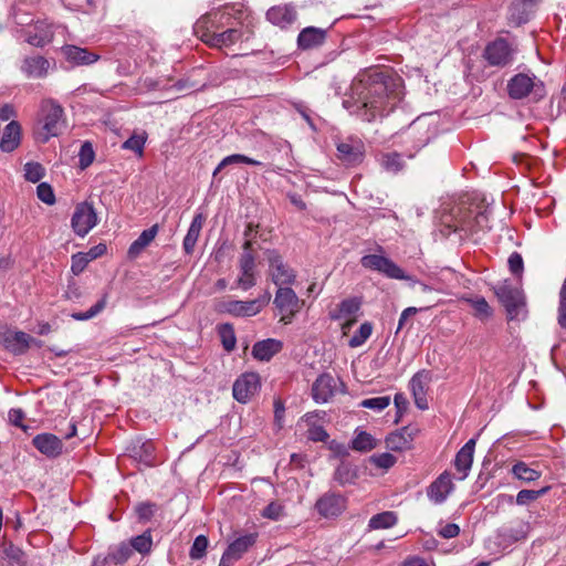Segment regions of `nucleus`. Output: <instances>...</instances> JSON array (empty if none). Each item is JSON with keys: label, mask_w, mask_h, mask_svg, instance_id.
Here are the masks:
<instances>
[{"label": "nucleus", "mask_w": 566, "mask_h": 566, "mask_svg": "<svg viewBox=\"0 0 566 566\" xmlns=\"http://www.w3.org/2000/svg\"><path fill=\"white\" fill-rule=\"evenodd\" d=\"M402 98L401 80L376 69L359 73L352 82L343 106L365 122L391 112Z\"/></svg>", "instance_id": "f257e3e1"}, {"label": "nucleus", "mask_w": 566, "mask_h": 566, "mask_svg": "<svg viewBox=\"0 0 566 566\" xmlns=\"http://www.w3.org/2000/svg\"><path fill=\"white\" fill-rule=\"evenodd\" d=\"M490 213L488 207L455 206L441 217V232L446 235L458 233L460 239H472L478 242L491 229Z\"/></svg>", "instance_id": "f03ea898"}, {"label": "nucleus", "mask_w": 566, "mask_h": 566, "mask_svg": "<svg viewBox=\"0 0 566 566\" xmlns=\"http://www.w3.org/2000/svg\"><path fill=\"white\" fill-rule=\"evenodd\" d=\"M64 112L60 104L52 99L41 103L40 107V128L38 137L41 142L46 143L50 138L59 136L65 125Z\"/></svg>", "instance_id": "7ed1b4c3"}, {"label": "nucleus", "mask_w": 566, "mask_h": 566, "mask_svg": "<svg viewBox=\"0 0 566 566\" xmlns=\"http://www.w3.org/2000/svg\"><path fill=\"white\" fill-rule=\"evenodd\" d=\"M271 294L265 291L254 300H219L214 303V311L219 314H228L233 317H253L270 303Z\"/></svg>", "instance_id": "20e7f679"}, {"label": "nucleus", "mask_w": 566, "mask_h": 566, "mask_svg": "<svg viewBox=\"0 0 566 566\" xmlns=\"http://www.w3.org/2000/svg\"><path fill=\"white\" fill-rule=\"evenodd\" d=\"M494 293L505 307L510 319H524L526 317V302L523 290L505 280L494 287Z\"/></svg>", "instance_id": "39448f33"}, {"label": "nucleus", "mask_w": 566, "mask_h": 566, "mask_svg": "<svg viewBox=\"0 0 566 566\" xmlns=\"http://www.w3.org/2000/svg\"><path fill=\"white\" fill-rule=\"evenodd\" d=\"M233 11V8L226 7L222 10L212 11L202 15L193 25L195 33L208 44L210 33H218L227 25H230Z\"/></svg>", "instance_id": "423d86ee"}, {"label": "nucleus", "mask_w": 566, "mask_h": 566, "mask_svg": "<svg viewBox=\"0 0 566 566\" xmlns=\"http://www.w3.org/2000/svg\"><path fill=\"white\" fill-rule=\"evenodd\" d=\"M273 304L284 325L291 324L295 316L302 311L304 301L301 300L292 287H280L276 290Z\"/></svg>", "instance_id": "0eeeda50"}, {"label": "nucleus", "mask_w": 566, "mask_h": 566, "mask_svg": "<svg viewBox=\"0 0 566 566\" xmlns=\"http://www.w3.org/2000/svg\"><path fill=\"white\" fill-rule=\"evenodd\" d=\"M507 92L513 99H522L531 93L543 96L544 85L543 82L533 74L518 73L509 81Z\"/></svg>", "instance_id": "6e6552de"}, {"label": "nucleus", "mask_w": 566, "mask_h": 566, "mask_svg": "<svg viewBox=\"0 0 566 566\" xmlns=\"http://www.w3.org/2000/svg\"><path fill=\"white\" fill-rule=\"evenodd\" d=\"M266 259L269 262V274L277 289L291 287L296 281L295 271L284 262L283 258L275 250H269Z\"/></svg>", "instance_id": "1a4fd4ad"}, {"label": "nucleus", "mask_w": 566, "mask_h": 566, "mask_svg": "<svg viewBox=\"0 0 566 566\" xmlns=\"http://www.w3.org/2000/svg\"><path fill=\"white\" fill-rule=\"evenodd\" d=\"M240 275L237 279V286L243 291L252 289L256 284V262L252 252V242L247 240L243 251L239 258Z\"/></svg>", "instance_id": "9d476101"}, {"label": "nucleus", "mask_w": 566, "mask_h": 566, "mask_svg": "<svg viewBox=\"0 0 566 566\" xmlns=\"http://www.w3.org/2000/svg\"><path fill=\"white\" fill-rule=\"evenodd\" d=\"M97 222V213L92 203L83 201L76 205L71 218V227L77 237L84 238Z\"/></svg>", "instance_id": "9b49d317"}, {"label": "nucleus", "mask_w": 566, "mask_h": 566, "mask_svg": "<svg viewBox=\"0 0 566 566\" xmlns=\"http://www.w3.org/2000/svg\"><path fill=\"white\" fill-rule=\"evenodd\" d=\"M515 50L502 38L490 42L483 52V57L491 66L505 67L514 60Z\"/></svg>", "instance_id": "f8f14e48"}, {"label": "nucleus", "mask_w": 566, "mask_h": 566, "mask_svg": "<svg viewBox=\"0 0 566 566\" xmlns=\"http://www.w3.org/2000/svg\"><path fill=\"white\" fill-rule=\"evenodd\" d=\"M360 263L365 269L377 271L389 279L410 280L399 265L384 255L367 254L361 258Z\"/></svg>", "instance_id": "ddd939ff"}, {"label": "nucleus", "mask_w": 566, "mask_h": 566, "mask_svg": "<svg viewBox=\"0 0 566 566\" xmlns=\"http://www.w3.org/2000/svg\"><path fill=\"white\" fill-rule=\"evenodd\" d=\"M258 533H248L232 541L223 552L219 566H232L239 560L255 543Z\"/></svg>", "instance_id": "4468645a"}, {"label": "nucleus", "mask_w": 566, "mask_h": 566, "mask_svg": "<svg viewBox=\"0 0 566 566\" xmlns=\"http://www.w3.org/2000/svg\"><path fill=\"white\" fill-rule=\"evenodd\" d=\"M261 388L256 373H244L233 384L232 392L237 401L247 403Z\"/></svg>", "instance_id": "2eb2a0df"}, {"label": "nucleus", "mask_w": 566, "mask_h": 566, "mask_svg": "<svg viewBox=\"0 0 566 566\" xmlns=\"http://www.w3.org/2000/svg\"><path fill=\"white\" fill-rule=\"evenodd\" d=\"M315 509L325 518L336 517L345 511L346 500L340 494L328 492L316 501Z\"/></svg>", "instance_id": "dca6fc26"}, {"label": "nucleus", "mask_w": 566, "mask_h": 566, "mask_svg": "<svg viewBox=\"0 0 566 566\" xmlns=\"http://www.w3.org/2000/svg\"><path fill=\"white\" fill-rule=\"evenodd\" d=\"M454 484L448 471L442 472L427 489L428 499L434 504H442L453 492Z\"/></svg>", "instance_id": "f3484780"}, {"label": "nucleus", "mask_w": 566, "mask_h": 566, "mask_svg": "<svg viewBox=\"0 0 566 566\" xmlns=\"http://www.w3.org/2000/svg\"><path fill=\"white\" fill-rule=\"evenodd\" d=\"M20 69L29 78H43L49 74L51 63L42 55H31L22 60Z\"/></svg>", "instance_id": "a211bd4d"}, {"label": "nucleus", "mask_w": 566, "mask_h": 566, "mask_svg": "<svg viewBox=\"0 0 566 566\" xmlns=\"http://www.w3.org/2000/svg\"><path fill=\"white\" fill-rule=\"evenodd\" d=\"M32 443L39 452L48 458H56L63 450L62 440L52 433L36 434Z\"/></svg>", "instance_id": "6ab92c4d"}, {"label": "nucleus", "mask_w": 566, "mask_h": 566, "mask_svg": "<svg viewBox=\"0 0 566 566\" xmlns=\"http://www.w3.org/2000/svg\"><path fill=\"white\" fill-rule=\"evenodd\" d=\"M475 438L470 439L455 454L454 467L458 471L459 480H464L471 470L475 449Z\"/></svg>", "instance_id": "aec40b11"}, {"label": "nucleus", "mask_w": 566, "mask_h": 566, "mask_svg": "<svg viewBox=\"0 0 566 566\" xmlns=\"http://www.w3.org/2000/svg\"><path fill=\"white\" fill-rule=\"evenodd\" d=\"M336 381L328 374L321 375L312 386V397L317 403L327 402L335 392Z\"/></svg>", "instance_id": "412c9836"}, {"label": "nucleus", "mask_w": 566, "mask_h": 566, "mask_svg": "<svg viewBox=\"0 0 566 566\" xmlns=\"http://www.w3.org/2000/svg\"><path fill=\"white\" fill-rule=\"evenodd\" d=\"M360 308V302L357 298H347L342 301L337 308L331 314L332 319H345L346 323L343 324V333L346 334V331L354 323V316Z\"/></svg>", "instance_id": "4be33fe9"}, {"label": "nucleus", "mask_w": 566, "mask_h": 566, "mask_svg": "<svg viewBox=\"0 0 566 566\" xmlns=\"http://www.w3.org/2000/svg\"><path fill=\"white\" fill-rule=\"evenodd\" d=\"M54 38V31L50 23L39 21L34 24L33 31H28L25 41L35 48H43L51 43Z\"/></svg>", "instance_id": "5701e85b"}, {"label": "nucleus", "mask_w": 566, "mask_h": 566, "mask_svg": "<svg viewBox=\"0 0 566 566\" xmlns=\"http://www.w3.org/2000/svg\"><path fill=\"white\" fill-rule=\"evenodd\" d=\"M61 50L66 61L73 65H90L99 59L98 54L76 45H64Z\"/></svg>", "instance_id": "b1692460"}, {"label": "nucleus", "mask_w": 566, "mask_h": 566, "mask_svg": "<svg viewBox=\"0 0 566 566\" xmlns=\"http://www.w3.org/2000/svg\"><path fill=\"white\" fill-rule=\"evenodd\" d=\"M338 158L346 165H356L363 159L364 145L359 140H346L337 145Z\"/></svg>", "instance_id": "393cba45"}, {"label": "nucleus", "mask_w": 566, "mask_h": 566, "mask_svg": "<svg viewBox=\"0 0 566 566\" xmlns=\"http://www.w3.org/2000/svg\"><path fill=\"white\" fill-rule=\"evenodd\" d=\"M34 342L29 334L24 332H8L3 336V345L4 347L13 353L14 355L24 354Z\"/></svg>", "instance_id": "a878e982"}, {"label": "nucleus", "mask_w": 566, "mask_h": 566, "mask_svg": "<svg viewBox=\"0 0 566 566\" xmlns=\"http://www.w3.org/2000/svg\"><path fill=\"white\" fill-rule=\"evenodd\" d=\"M242 33L235 27V23L230 20V25H227L224 29L219 31L218 33H210L208 38V44L214 48H223L229 46L235 43Z\"/></svg>", "instance_id": "bb28decb"}, {"label": "nucleus", "mask_w": 566, "mask_h": 566, "mask_svg": "<svg viewBox=\"0 0 566 566\" xmlns=\"http://www.w3.org/2000/svg\"><path fill=\"white\" fill-rule=\"evenodd\" d=\"M266 18L272 24L285 28L295 21L296 11L290 4L275 6L268 10Z\"/></svg>", "instance_id": "cd10ccee"}, {"label": "nucleus", "mask_w": 566, "mask_h": 566, "mask_svg": "<svg viewBox=\"0 0 566 566\" xmlns=\"http://www.w3.org/2000/svg\"><path fill=\"white\" fill-rule=\"evenodd\" d=\"M21 142V127L18 122H10L3 129L0 138V149L4 153L13 151Z\"/></svg>", "instance_id": "c85d7f7f"}, {"label": "nucleus", "mask_w": 566, "mask_h": 566, "mask_svg": "<svg viewBox=\"0 0 566 566\" xmlns=\"http://www.w3.org/2000/svg\"><path fill=\"white\" fill-rule=\"evenodd\" d=\"M282 349V343L274 338L256 342L252 347V355L255 359L269 361Z\"/></svg>", "instance_id": "c756f323"}, {"label": "nucleus", "mask_w": 566, "mask_h": 566, "mask_svg": "<svg viewBox=\"0 0 566 566\" xmlns=\"http://www.w3.org/2000/svg\"><path fill=\"white\" fill-rule=\"evenodd\" d=\"M528 524L517 522L515 525L504 526L497 531V537L501 543L512 544L524 539L527 536Z\"/></svg>", "instance_id": "7c9ffc66"}, {"label": "nucleus", "mask_w": 566, "mask_h": 566, "mask_svg": "<svg viewBox=\"0 0 566 566\" xmlns=\"http://www.w3.org/2000/svg\"><path fill=\"white\" fill-rule=\"evenodd\" d=\"M410 390L412 392L415 403L420 410L428 409L426 376L422 373H417L410 380Z\"/></svg>", "instance_id": "2f4dec72"}, {"label": "nucleus", "mask_w": 566, "mask_h": 566, "mask_svg": "<svg viewBox=\"0 0 566 566\" xmlns=\"http://www.w3.org/2000/svg\"><path fill=\"white\" fill-rule=\"evenodd\" d=\"M205 222V217L202 213H197L187 231V234L184 238L182 248L186 254H191L195 250L196 243L200 235L202 226Z\"/></svg>", "instance_id": "473e14b6"}, {"label": "nucleus", "mask_w": 566, "mask_h": 566, "mask_svg": "<svg viewBox=\"0 0 566 566\" xmlns=\"http://www.w3.org/2000/svg\"><path fill=\"white\" fill-rule=\"evenodd\" d=\"M325 40V31L318 28L308 27L301 31L297 36V44L301 49H312L321 45Z\"/></svg>", "instance_id": "72a5a7b5"}, {"label": "nucleus", "mask_w": 566, "mask_h": 566, "mask_svg": "<svg viewBox=\"0 0 566 566\" xmlns=\"http://www.w3.org/2000/svg\"><path fill=\"white\" fill-rule=\"evenodd\" d=\"M158 230V224H154L149 229L144 230L139 237L130 244L128 249V255L130 258L137 256L156 238Z\"/></svg>", "instance_id": "f704fd0d"}, {"label": "nucleus", "mask_w": 566, "mask_h": 566, "mask_svg": "<svg viewBox=\"0 0 566 566\" xmlns=\"http://www.w3.org/2000/svg\"><path fill=\"white\" fill-rule=\"evenodd\" d=\"M398 522L397 514L392 511H385L375 514L368 522L369 530H386L395 526Z\"/></svg>", "instance_id": "c9c22d12"}, {"label": "nucleus", "mask_w": 566, "mask_h": 566, "mask_svg": "<svg viewBox=\"0 0 566 566\" xmlns=\"http://www.w3.org/2000/svg\"><path fill=\"white\" fill-rule=\"evenodd\" d=\"M465 302H468L471 305V307L474 311V316L478 317L480 321H486L493 314L491 306L489 305L484 297H470L465 298Z\"/></svg>", "instance_id": "e433bc0d"}, {"label": "nucleus", "mask_w": 566, "mask_h": 566, "mask_svg": "<svg viewBox=\"0 0 566 566\" xmlns=\"http://www.w3.org/2000/svg\"><path fill=\"white\" fill-rule=\"evenodd\" d=\"M513 475L524 482H533L541 478V472L524 462H517L512 468Z\"/></svg>", "instance_id": "4c0bfd02"}, {"label": "nucleus", "mask_w": 566, "mask_h": 566, "mask_svg": "<svg viewBox=\"0 0 566 566\" xmlns=\"http://www.w3.org/2000/svg\"><path fill=\"white\" fill-rule=\"evenodd\" d=\"M235 164H247V165H252V166H261L262 165L261 161L250 158L245 155L233 154V155H229V156L224 157L220 161V164L214 169L213 175L216 176L224 167L230 166V165H235Z\"/></svg>", "instance_id": "58836bf2"}, {"label": "nucleus", "mask_w": 566, "mask_h": 566, "mask_svg": "<svg viewBox=\"0 0 566 566\" xmlns=\"http://www.w3.org/2000/svg\"><path fill=\"white\" fill-rule=\"evenodd\" d=\"M218 334L220 336L223 348L227 352L233 350L237 343L233 326L229 323L221 324L218 327Z\"/></svg>", "instance_id": "ea45409f"}, {"label": "nucleus", "mask_w": 566, "mask_h": 566, "mask_svg": "<svg viewBox=\"0 0 566 566\" xmlns=\"http://www.w3.org/2000/svg\"><path fill=\"white\" fill-rule=\"evenodd\" d=\"M375 446L374 437L366 431H357L352 441V449L361 452L370 451Z\"/></svg>", "instance_id": "a19ab883"}, {"label": "nucleus", "mask_w": 566, "mask_h": 566, "mask_svg": "<svg viewBox=\"0 0 566 566\" xmlns=\"http://www.w3.org/2000/svg\"><path fill=\"white\" fill-rule=\"evenodd\" d=\"M373 328L374 327L370 322L363 323L358 331L348 340L349 347L356 348L361 346L371 336Z\"/></svg>", "instance_id": "79ce46f5"}, {"label": "nucleus", "mask_w": 566, "mask_h": 566, "mask_svg": "<svg viewBox=\"0 0 566 566\" xmlns=\"http://www.w3.org/2000/svg\"><path fill=\"white\" fill-rule=\"evenodd\" d=\"M526 2L524 0H515L510 8V20L515 24H522L527 21V12L525 10Z\"/></svg>", "instance_id": "37998d69"}, {"label": "nucleus", "mask_w": 566, "mask_h": 566, "mask_svg": "<svg viewBox=\"0 0 566 566\" xmlns=\"http://www.w3.org/2000/svg\"><path fill=\"white\" fill-rule=\"evenodd\" d=\"M45 174L44 167L34 161H29L24 165V178L30 182H38L40 181Z\"/></svg>", "instance_id": "c03bdc74"}, {"label": "nucleus", "mask_w": 566, "mask_h": 566, "mask_svg": "<svg viewBox=\"0 0 566 566\" xmlns=\"http://www.w3.org/2000/svg\"><path fill=\"white\" fill-rule=\"evenodd\" d=\"M153 545L151 535L149 532H145L142 535L135 536L130 541V548L133 547L140 554H147L150 552Z\"/></svg>", "instance_id": "a18cd8bd"}, {"label": "nucleus", "mask_w": 566, "mask_h": 566, "mask_svg": "<svg viewBox=\"0 0 566 566\" xmlns=\"http://www.w3.org/2000/svg\"><path fill=\"white\" fill-rule=\"evenodd\" d=\"M390 397L389 396H380L375 398H368L361 400L358 406L360 408L371 409L374 411H382L390 405Z\"/></svg>", "instance_id": "49530a36"}, {"label": "nucleus", "mask_w": 566, "mask_h": 566, "mask_svg": "<svg viewBox=\"0 0 566 566\" xmlns=\"http://www.w3.org/2000/svg\"><path fill=\"white\" fill-rule=\"evenodd\" d=\"M132 555V548L129 545L122 543L108 553V558L115 565L124 564Z\"/></svg>", "instance_id": "de8ad7c7"}, {"label": "nucleus", "mask_w": 566, "mask_h": 566, "mask_svg": "<svg viewBox=\"0 0 566 566\" xmlns=\"http://www.w3.org/2000/svg\"><path fill=\"white\" fill-rule=\"evenodd\" d=\"M95 158V153L93 146L90 142H85L82 144L78 151V165L82 169L87 168Z\"/></svg>", "instance_id": "09e8293b"}, {"label": "nucleus", "mask_w": 566, "mask_h": 566, "mask_svg": "<svg viewBox=\"0 0 566 566\" xmlns=\"http://www.w3.org/2000/svg\"><path fill=\"white\" fill-rule=\"evenodd\" d=\"M548 486L543 488L538 491L535 490H521L516 495V504L526 505L530 502L537 500L548 491Z\"/></svg>", "instance_id": "8fccbe9b"}, {"label": "nucleus", "mask_w": 566, "mask_h": 566, "mask_svg": "<svg viewBox=\"0 0 566 566\" xmlns=\"http://www.w3.org/2000/svg\"><path fill=\"white\" fill-rule=\"evenodd\" d=\"M208 547V538L205 535H199L195 538L189 552L191 559H200L206 555Z\"/></svg>", "instance_id": "3c124183"}, {"label": "nucleus", "mask_w": 566, "mask_h": 566, "mask_svg": "<svg viewBox=\"0 0 566 566\" xmlns=\"http://www.w3.org/2000/svg\"><path fill=\"white\" fill-rule=\"evenodd\" d=\"M106 306V297L104 296L99 300L95 305H93L86 312L73 313L71 316L76 321H87L95 317L98 313H101Z\"/></svg>", "instance_id": "603ef678"}, {"label": "nucleus", "mask_w": 566, "mask_h": 566, "mask_svg": "<svg viewBox=\"0 0 566 566\" xmlns=\"http://www.w3.org/2000/svg\"><path fill=\"white\" fill-rule=\"evenodd\" d=\"M284 514V507L282 504L277 503V502H271L270 504H268L261 515L262 517L264 518H269V520H272V521H279Z\"/></svg>", "instance_id": "864d4df0"}, {"label": "nucleus", "mask_w": 566, "mask_h": 566, "mask_svg": "<svg viewBox=\"0 0 566 566\" xmlns=\"http://www.w3.org/2000/svg\"><path fill=\"white\" fill-rule=\"evenodd\" d=\"M90 262L91 260L88 259L85 252H78L76 254H73L71 264L72 273L75 275L81 274Z\"/></svg>", "instance_id": "5fc2aeb1"}, {"label": "nucleus", "mask_w": 566, "mask_h": 566, "mask_svg": "<svg viewBox=\"0 0 566 566\" xmlns=\"http://www.w3.org/2000/svg\"><path fill=\"white\" fill-rule=\"evenodd\" d=\"M146 138L143 135H132L126 142L123 144L124 149L132 150L138 155L143 154Z\"/></svg>", "instance_id": "6e6d98bb"}, {"label": "nucleus", "mask_w": 566, "mask_h": 566, "mask_svg": "<svg viewBox=\"0 0 566 566\" xmlns=\"http://www.w3.org/2000/svg\"><path fill=\"white\" fill-rule=\"evenodd\" d=\"M36 195L38 198L46 205H53L55 202L54 191L52 187L46 182H41L36 187Z\"/></svg>", "instance_id": "4d7b16f0"}, {"label": "nucleus", "mask_w": 566, "mask_h": 566, "mask_svg": "<svg viewBox=\"0 0 566 566\" xmlns=\"http://www.w3.org/2000/svg\"><path fill=\"white\" fill-rule=\"evenodd\" d=\"M558 324L560 327L566 328V280L559 291V304H558Z\"/></svg>", "instance_id": "13d9d810"}, {"label": "nucleus", "mask_w": 566, "mask_h": 566, "mask_svg": "<svg viewBox=\"0 0 566 566\" xmlns=\"http://www.w3.org/2000/svg\"><path fill=\"white\" fill-rule=\"evenodd\" d=\"M382 166L386 170L397 172L402 167V159L399 154H389L382 158Z\"/></svg>", "instance_id": "bf43d9fd"}, {"label": "nucleus", "mask_w": 566, "mask_h": 566, "mask_svg": "<svg viewBox=\"0 0 566 566\" xmlns=\"http://www.w3.org/2000/svg\"><path fill=\"white\" fill-rule=\"evenodd\" d=\"M459 534H460V527L458 524H454V523H448L446 525H441L438 530V535L446 539L454 538Z\"/></svg>", "instance_id": "052dcab7"}, {"label": "nucleus", "mask_w": 566, "mask_h": 566, "mask_svg": "<svg viewBox=\"0 0 566 566\" xmlns=\"http://www.w3.org/2000/svg\"><path fill=\"white\" fill-rule=\"evenodd\" d=\"M507 262H509L510 271L513 274L521 276L522 272H523V259H522L521 254L517 252H513L509 256Z\"/></svg>", "instance_id": "680f3d73"}, {"label": "nucleus", "mask_w": 566, "mask_h": 566, "mask_svg": "<svg viewBox=\"0 0 566 566\" xmlns=\"http://www.w3.org/2000/svg\"><path fill=\"white\" fill-rule=\"evenodd\" d=\"M4 555L12 563H15V564L20 565V564H22L24 562L23 560V558H24L23 552L19 547H17V546H14L12 544L8 545L4 548Z\"/></svg>", "instance_id": "e2e57ef3"}, {"label": "nucleus", "mask_w": 566, "mask_h": 566, "mask_svg": "<svg viewBox=\"0 0 566 566\" xmlns=\"http://www.w3.org/2000/svg\"><path fill=\"white\" fill-rule=\"evenodd\" d=\"M9 421L11 424L21 428L27 431L28 427L23 424V419L25 418V413L20 408H14L9 411Z\"/></svg>", "instance_id": "0e129e2a"}, {"label": "nucleus", "mask_w": 566, "mask_h": 566, "mask_svg": "<svg viewBox=\"0 0 566 566\" xmlns=\"http://www.w3.org/2000/svg\"><path fill=\"white\" fill-rule=\"evenodd\" d=\"M376 467L381 469H389L395 464V457L390 453H381L371 458Z\"/></svg>", "instance_id": "69168bd1"}, {"label": "nucleus", "mask_w": 566, "mask_h": 566, "mask_svg": "<svg viewBox=\"0 0 566 566\" xmlns=\"http://www.w3.org/2000/svg\"><path fill=\"white\" fill-rule=\"evenodd\" d=\"M328 437V433L322 426H314L308 429V439L312 441L325 442Z\"/></svg>", "instance_id": "338daca9"}, {"label": "nucleus", "mask_w": 566, "mask_h": 566, "mask_svg": "<svg viewBox=\"0 0 566 566\" xmlns=\"http://www.w3.org/2000/svg\"><path fill=\"white\" fill-rule=\"evenodd\" d=\"M387 442L391 447V449L395 450H401L408 443V441L403 438V434L401 432L390 434V437L387 439Z\"/></svg>", "instance_id": "774afa93"}]
</instances>
